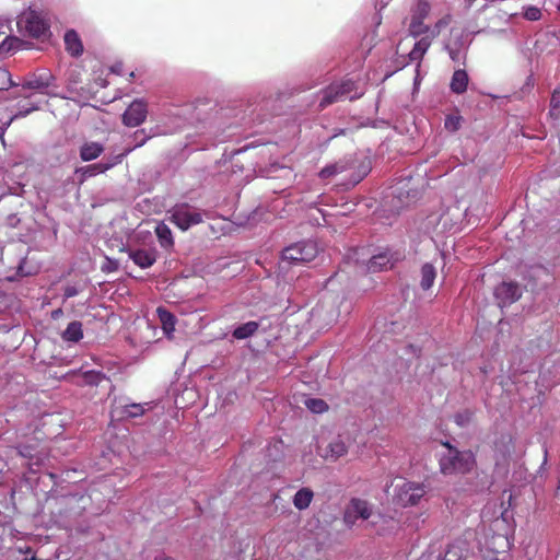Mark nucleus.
I'll return each instance as SVG.
<instances>
[{
	"instance_id": "48",
	"label": "nucleus",
	"mask_w": 560,
	"mask_h": 560,
	"mask_svg": "<svg viewBox=\"0 0 560 560\" xmlns=\"http://www.w3.org/2000/svg\"><path fill=\"white\" fill-rule=\"evenodd\" d=\"M19 553L18 556L21 558L24 555L25 550L22 547H19L16 550H13V553Z\"/></svg>"
},
{
	"instance_id": "1",
	"label": "nucleus",
	"mask_w": 560,
	"mask_h": 560,
	"mask_svg": "<svg viewBox=\"0 0 560 560\" xmlns=\"http://www.w3.org/2000/svg\"><path fill=\"white\" fill-rule=\"evenodd\" d=\"M447 453L440 459L441 471L445 475L466 474L475 467V457L471 452H459L448 444Z\"/></svg>"
},
{
	"instance_id": "27",
	"label": "nucleus",
	"mask_w": 560,
	"mask_h": 560,
	"mask_svg": "<svg viewBox=\"0 0 560 560\" xmlns=\"http://www.w3.org/2000/svg\"><path fill=\"white\" fill-rule=\"evenodd\" d=\"M549 116L553 119L560 117V85L551 94Z\"/></svg>"
},
{
	"instance_id": "24",
	"label": "nucleus",
	"mask_w": 560,
	"mask_h": 560,
	"mask_svg": "<svg viewBox=\"0 0 560 560\" xmlns=\"http://www.w3.org/2000/svg\"><path fill=\"white\" fill-rule=\"evenodd\" d=\"M103 151V147L97 142L85 143L81 148V158L84 161L96 159Z\"/></svg>"
},
{
	"instance_id": "4",
	"label": "nucleus",
	"mask_w": 560,
	"mask_h": 560,
	"mask_svg": "<svg viewBox=\"0 0 560 560\" xmlns=\"http://www.w3.org/2000/svg\"><path fill=\"white\" fill-rule=\"evenodd\" d=\"M170 220L182 231L202 222V213L186 203L177 205L170 211Z\"/></svg>"
},
{
	"instance_id": "23",
	"label": "nucleus",
	"mask_w": 560,
	"mask_h": 560,
	"mask_svg": "<svg viewBox=\"0 0 560 560\" xmlns=\"http://www.w3.org/2000/svg\"><path fill=\"white\" fill-rule=\"evenodd\" d=\"M258 329V323L256 322H247L233 331V336L236 339H245L253 336Z\"/></svg>"
},
{
	"instance_id": "40",
	"label": "nucleus",
	"mask_w": 560,
	"mask_h": 560,
	"mask_svg": "<svg viewBox=\"0 0 560 560\" xmlns=\"http://www.w3.org/2000/svg\"><path fill=\"white\" fill-rule=\"evenodd\" d=\"M24 553H27L28 556H26L24 558H20L19 556H15L14 557L15 560H35V552L32 551L31 547H26Z\"/></svg>"
},
{
	"instance_id": "6",
	"label": "nucleus",
	"mask_w": 560,
	"mask_h": 560,
	"mask_svg": "<svg viewBox=\"0 0 560 560\" xmlns=\"http://www.w3.org/2000/svg\"><path fill=\"white\" fill-rule=\"evenodd\" d=\"M372 514L371 503L362 499H352L346 508L343 522L348 527H352L358 520H369Z\"/></svg>"
},
{
	"instance_id": "42",
	"label": "nucleus",
	"mask_w": 560,
	"mask_h": 560,
	"mask_svg": "<svg viewBox=\"0 0 560 560\" xmlns=\"http://www.w3.org/2000/svg\"><path fill=\"white\" fill-rule=\"evenodd\" d=\"M20 454L23 456V457H30L32 458V448L28 447V446H24L23 448L20 450Z\"/></svg>"
},
{
	"instance_id": "54",
	"label": "nucleus",
	"mask_w": 560,
	"mask_h": 560,
	"mask_svg": "<svg viewBox=\"0 0 560 560\" xmlns=\"http://www.w3.org/2000/svg\"><path fill=\"white\" fill-rule=\"evenodd\" d=\"M4 135V128L2 126H0V138H2Z\"/></svg>"
},
{
	"instance_id": "25",
	"label": "nucleus",
	"mask_w": 560,
	"mask_h": 560,
	"mask_svg": "<svg viewBox=\"0 0 560 560\" xmlns=\"http://www.w3.org/2000/svg\"><path fill=\"white\" fill-rule=\"evenodd\" d=\"M37 43H46L49 40L51 33L49 31V25L46 23L43 16L37 13Z\"/></svg>"
},
{
	"instance_id": "30",
	"label": "nucleus",
	"mask_w": 560,
	"mask_h": 560,
	"mask_svg": "<svg viewBox=\"0 0 560 560\" xmlns=\"http://www.w3.org/2000/svg\"><path fill=\"white\" fill-rule=\"evenodd\" d=\"M148 404H145L147 406ZM145 411L144 405L131 404L125 407L124 415L129 418H136L142 416Z\"/></svg>"
},
{
	"instance_id": "56",
	"label": "nucleus",
	"mask_w": 560,
	"mask_h": 560,
	"mask_svg": "<svg viewBox=\"0 0 560 560\" xmlns=\"http://www.w3.org/2000/svg\"><path fill=\"white\" fill-rule=\"evenodd\" d=\"M125 154H119L118 156L115 158V160H119L124 156Z\"/></svg>"
},
{
	"instance_id": "46",
	"label": "nucleus",
	"mask_w": 560,
	"mask_h": 560,
	"mask_svg": "<svg viewBox=\"0 0 560 560\" xmlns=\"http://www.w3.org/2000/svg\"><path fill=\"white\" fill-rule=\"evenodd\" d=\"M75 293H77V291L73 288H68L66 290V296H68V298L75 295Z\"/></svg>"
},
{
	"instance_id": "49",
	"label": "nucleus",
	"mask_w": 560,
	"mask_h": 560,
	"mask_svg": "<svg viewBox=\"0 0 560 560\" xmlns=\"http://www.w3.org/2000/svg\"><path fill=\"white\" fill-rule=\"evenodd\" d=\"M61 313H62V311L60 308H58V310L54 311L51 313V315H52L54 318H57V317H59L61 315Z\"/></svg>"
},
{
	"instance_id": "37",
	"label": "nucleus",
	"mask_w": 560,
	"mask_h": 560,
	"mask_svg": "<svg viewBox=\"0 0 560 560\" xmlns=\"http://www.w3.org/2000/svg\"><path fill=\"white\" fill-rule=\"evenodd\" d=\"M541 15V12L538 8L536 7H529L526 9L525 13H524V16L529 20V21H537L539 20Z\"/></svg>"
},
{
	"instance_id": "15",
	"label": "nucleus",
	"mask_w": 560,
	"mask_h": 560,
	"mask_svg": "<svg viewBox=\"0 0 560 560\" xmlns=\"http://www.w3.org/2000/svg\"><path fill=\"white\" fill-rule=\"evenodd\" d=\"M156 313L161 322L163 331L165 332L167 338H172V334L175 330V316L163 307H159L156 310Z\"/></svg>"
},
{
	"instance_id": "12",
	"label": "nucleus",
	"mask_w": 560,
	"mask_h": 560,
	"mask_svg": "<svg viewBox=\"0 0 560 560\" xmlns=\"http://www.w3.org/2000/svg\"><path fill=\"white\" fill-rule=\"evenodd\" d=\"M132 261L141 268H149L156 261L154 249H138L129 253Z\"/></svg>"
},
{
	"instance_id": "38",
	"label": "nucleus",
	"mask_w": 560,
	"mask_h": 560,
	"mask_svg": "<svg viewBox=\"0 0 560 560\" xmlns=\"http://www.w3.org/2000/svg\"><path fill=\"white\" fill-rule=\"evenodd\" d=\"M470 419H471V413L469 411L457 413L455 416V422L460 427L466 425L470 421Z\"/></svg>"
},
{
	"instance_id": "11",
	"label": "nucleus",
	"mask_w": 560,
	"mask_h": 560,
	"mask_svg": "<svg viewBox=\"0 0 560 560\" xmlns=\"http://www.w3.org/2000/svg\"><path fill=\"white\" fill-rule=\"evenodd\" d=\"M16 27L21 36L31 38L35 36V11L32 8L18 16Z\"/></svg>"
},
{
	"instance_id": "50",
	"label": "nucleus",
	"mask_w": 560,
	"mask_h": 560,
	"mask_svg": "<svg viewBox=\"0 0 560 560\" xmlns=\"http://www.w3.org/2000/svg\"><path fill=\"white\" fill-rule=\"evenodd\" d=\"M279 168H281V167L278 166L277 164H272L271 168H270V172H277Z\"/></svg>"
},
{
	"instance_id": "22",
	"label": "nucleus",
	"mask_w": 560,
	"mask_h": 560,
	"mask_svg": "<svg viewBox=\"0 0 560 560\" xmlns=\"http://www.w3.org/2000/svg\"><path fill=\"white\" fill-rule=\"evenodd\" d=\"M156 236L160 241V244L163 247H171L173 246V236L171 229L165 223H159L155 228Z\"/></svg>"
},
{
	"instance_id": "20",
	"label": "nucleus",
	"mask_w": 560,
	"mask_h": 560,
	"mask_svg": "<svg viewBox=\"0 0 560 560\" xmlns=\"http://www.w3.org/2000/svg\"><path fill=\"white\" fill-rule=\"evenodd\" d=\"M436 278V270L431 264H424L421 268L420 285L423 290H429Z\"/></svg>"
},
{
	"instance_id": "31",
	"label": "nucleus",
	"mask_w": 560,
	"mask_h": 560,
	"mask_svg": "<svg viewBox=\"0 0 560 560\" xmlns=\"http://www.w3.org/2000/svg\"><path fill=\"white\" fill-rule=\"evenodd\" d=\"M472 560H504L499 558V552L493 549H480L478 555H474Z\"/></svg>"
},
{
	"instance_id": "43",
	"label": "nucleus",
	"mask_w": 560,
	"mask_h": 560,
	"mask_svg": "<svg viewBox=\"0 0 560 560\" xmlns=\"http://www.w3.org/2000/svg\"><path fill=\"white\" fill-rule=\"evenodd\" d=\"M75 174L77 175H82V176H85V175H95L94 173L91 172L90 167H86V168H77L75 170Z\"/></svg>"
},
{
	"instance_id": "51",
	"label": "nucleus",
	"mask_w": 560,
	"mask_h": 560,
	"mask_svg": "<svg viewBox=\"0 0 560 560\" xmlns=\"http://www.w3.org/2000/svg\"><path fill=\"white\" fill-rule=\"evenodd\" d=\"M233 166L235 167V170H233L232 173L243 172V168H238L237 164H233Z\"/></svg>"
},
{
	"instance_id": "28",
	"label": "nucleus",
	"mask_w": 560,
	"mask_h": 560,
	"mask_svg": "<svg viewBox=\"0 0 560 560\" xmlns=\"http://www.w3.org/2000/svg\"><path fill=\"white\" fill-rule=\"evenodd\" d=\"M52 79L51 74L47 71L44 73H39L37 75V94L44 93V94H50V80Z\"/></svg>"
},
{
	"instance_id": "57",
	"label": "nucleus",
	"mask_w": 560,
	"mask_h": 560,
	"mask_svg": "<svg viewBox=\"0 0 560 560\" xmlns=\"http://www.w3.org/2000/svg\"><path fill=\"white\" fill-rule=\"evenodd\" d=\"M129 77L133 78L135 77V72H130Z\"/></svg>"
},
{
	"instance_id": "32",
	"label": "nucleus",
	"mask_w": 560,
	"mask_h": 560,
	"mask_svg": "<svg viewBox=\"0 0 560 560\" xmlns=\"http://www.w3.org/2000/svg\"><path fill=\"white\" fill-rule=\"evenodd\" d=\"M462 117L450 115L445 118L444 127L451 132H455L460 128Z\"/></svg>"
},
{
	"instance_id": "55",
	"label": "nucleus",
	"mask_w": 560,
	"mask_h": 560,
	"mask_svg": "<svg viewBox=\"0 0 560 560\" xmlns=\"http://www.w3.org/2000/svg\"><path fill=\"white\" fill-rule=\"evenodd\" d=\"M357 97H359V95H358V94H355V95H351V96H350V100H354V98H357Z\"/></svg>"
},
{
	"instance_id": "3",
	"label": "nucleus",
	"mask_w": 560,
	"mask_h": 560,
	"mask_svg": "<svg viewBox=\"0 0 560 560\" xmlns=\"http://www.w3.org/2000/svg\"><path fill=\"white\" fill-rule=\"evenodd\" d=\"M394 503L404 508L417 505L427 493L424 485L406 479H398L394 485Z\"/></svg>"
},
{
	"instance_id": "8",
	"label": "nucleus",
	"mask_w": 560,
	"mask_h": 560,
	"mask_svg": "<svg viewBox=\"0 0 560 560\" xmlns=\"http://www.w3.org/2000/svg\"><path fill=\"white\" fill-rule=\"evenodd\" d=\"M147 115V103L135 100L122 114V124L127 127H138L145 120Z\"/></svg>"
},
{
	"instance_id": "53",
	"label": "nucleus",
	"mask_w": 560,
	"mask_h": 560,
	"mask_svg": "<svg viewBox=\"0 0 560 560\" xmlns=\"http://www.w3.org/2000/svg\"><path fill=\"white\" fill-rule=\"evenodd\" d=\"M233 166L235 167V170H233L232 173L243 172V168H238L237 164H233Z\"/></svg>"
},
{
	"instance_id": "36",
	"label": "nucleus",
	"mask_w": 560,
	"mask_h": 560,
	"mask_svg": "<svg viewBox=\"0 0 560 560\" xmlns=\"http://www.w3.org/2000/svg\"><path fill=\"white\" fill-rule=\"evenodd\" d=\"M133 136L136 140L135 148L143 145L151 138V135H147L144 129L137 130Z\"/></svg>"
},
{
	"instance_id": "14",
	"label": "nucleus",
	"mask_w": 560,
	"mask_h": 560,
	"mask_svg": "<svg viewBox=\"0 0 560 560\" xmlns=\"http://www.w3.org/2000/svg\"><path fill=\"white\" fill-rule=\"evenodd\" d=\"M30 49L32 48V43L25 42L18 36H8L0 44V52L2 54H12L19 49Z\"/></svg>"
},
{
	"instance_id": "44",
	"label": "nucleus",
	"mask_w": 560,
	"mask_h": 560,
	"mask_svg": "<svg viewBox=\"0 0 560 560\" xmlns=\"http://www.w3.org/2000/svg\"><path fill=\"white\" fill-rule=\"evenodd\" d=\"M154 560H173L171 557L164 555V553H158L155 557H154Z\"/></svg>"
},
{
	"instance_id": "29",
	"label": "nucleus",
	"mask_w": 560,
	"mask_h": 560,
	"mask_svg": "<svg viewBox=\"0 0 560 560\" xmlns=\"http://www.w3.org/2000/svg\"><path fill=\"white\" fill-rule=\"evenodd\" d=\"M429 31V27L422 23L420 19L413 18L409 25V33L413 37L424 34Z\"/></svg>"
},
{
	"instance_id": "10",
	"label": "nucleus",
	"mask_w": 560,
	"mask_h": 560,
	"mask_svg": "<svg viewBox=\"0 0 560 560\" xmlns=\"http://www.w3.org/2000/svg\"><path fill=\"white\" fill-rule=\"evenodd\" d=\"M348 439L339 435L334 438L324 450H320V455L326 459L337 460L348 453Z\"/></svg>"
},
{
	"instance_id": "41",
	"label": "nucleus",
	"mask_w": 560,
	"mask_h": 560,
	"mask_svg": "<svg viewBox=\"0 0 560 560\" xmlns=\"http://www.w3.org/2000/svg\"><path fill=\"white\" fill-rule=\"evenodd\" d=\"M113 164L110 163H98L97 165H95V170H97V174H101V173H104L106 172Z\"/></svg>"
},
{
	"instance_id": "13",
	"label": "nucleus",
	"mask_w": 560,
	"mask_h": 560,
	"mask_svg": "<svg viewBox=\"0 0 560 560\" xmlns=\"http://www.w3.org/2000/svg\"><path fill=\"white\" fill-rule=\"evenodd\" d=\"M66 50L73 57H79L83 52V45L74 30H69L65 34Z\"/></svg>"
},
{
	"instance_id": "34",
	"label": "nucleus",
	"mask_w": 560,
	"mask_h": 560,
	"mask_svg": "<svg viewBox=\"0 0 560 560\" xmlns=\"http://www.w3.org/2000/svg\"><path fill=\"white\" fill-rule=\"evenodd\" d=\"M337 85H338V88L340 90V94L342 96L349 95L355 88V83L351 80L343 81L342 83L337 84Z\"/></svg>"
},
{
	"instance_id": "35",
	"label": "nucleus",
	"mask_w": 560,
	"mask_h": 560,
	"mask_svg": "<svg viewBox=\"0 0 560 560\" xmlns=\"http://www.w3.org/2000/svg\"><path fill=\"white\" fill-rule=\"evenodd\" d=\"M11 85V77L9 71L0 68V90H5Z\"/></svg>"
},
{
	"instance_id": "18",
	"label": "nucleus",
	"mask_w": 560,
	"mask_h": 560,
	"mask_svg": "<svg viewBox=\"0 0 560 560\" xmlns=\"http://www.w3.org/2000/svg\"><path fill=\"white\" fill-rule=\"evenodd\" d=\"M61 336L67 342L80 341L83 338L82 323L78 320L71 322Z\"/></svg>"
},
{
	"instance_id": "5",
	"label": "nucleus",
	"mask_w": 560,
	"mask_h": 560,
	"mask_svg": "<svg viewBox=\"0 0 560 560\" xmlns=\"http://www.w3.org/2000/svg\"><path fill=\"white\" fill-rule=\"evenodd\" d=\"M318 254V247L315 242H302L287 247L282 252V260L288 262H308Z\"/></svg>"
},
{
	"instance_id": "17",
	"label": "nucleus",
	"mask_w": 560,
	"mask_h": 560,
	"mask_svg": "<svg viewBox=\"0 0 560 560\" xmlns=\"http://www.w3.org/2000/svg\"><path fill=\"white\" fill-rule=\"evenodd\" d=\"M431 42V36H424L421 39H419L408 55L409 60L420 62V60L423 58L424 54L429 49Z\"/></svg>"
},
{
	"instance_id": "19",
	"label": "nucleus",
	"mask_w": 560,
	"mask_h": 560,
	"mask_svg": "<svg viewBox=\"0 0 560 560\" xmlns=\"http://www.w3.org/2000/svg\"><path fill=\"white\" fill-rule=\"evenodd\" d=\"M314 492L310 488L300 489L293 497V505L302 511L310 506L313 501Z\"/></svg>"
},
{
	"instance_id": "26",
	"label": "nucleus",
	"mask_w": 560,
	"mask_h": 560,
	"mask_svg": "<svg viewBox=\"0 0 560 560\" xmlns=\"http://www.w3.org/2000/svg\"><path fill=\"white\" fill-rule=\"evenodd\" d=\"M304 405L314 413H323L328 409V405L320 398H306Z\"/></svg>"
},
{
	"instance_id": "9",
	"label": "nucleus",
	"mask_w": 560,
	"mask_h": 560,
	"mask_svg": "<svg viewBox=\"0 0 560 560\" xmlns=\"http://www.w3.org/2000/svg\"><path fill=\"white\" fill-rule=\"evenodd\" d=\"M494 295L499 305L504 306L517 301L522 295V291L515 282H502L495 288Z\"/></svg>"
},
{
	"instance_id": "52",
	"label": "nucleus",
	"mask_w": 560,
	"mask_h": 560,
	"mask_svg": "<svg viewBox=\"0 0 560 560\" xmlns=\"http://www.w3.org/2000/svg\"><path fill=\"white\" fill-rule=\"evenodd\" d=\"M233 166L235 167V170H233L232 173L243 172V168H238L237 164H233Z\"/></svg>"
},
{
	"instance_id": "47",
	"label": "nucleus",
	"mask_w": 560,
	"mask_h": 560,
	"mask_svg": "<svg viewBox=\"0 0 560 560\" xmlns=\"http://www.w3.org/2000/svg\"><path fill=\"white\" fill-rule=\"evenodd\" d=\"M121 68H122V65L121 63H118V65H115L112 70L116 73H120L121 72Z\"/></svg>"
},
{
	"instance_id": "7",
	"label": "nucleus",
	"mask_w": 560,
	"mask_h": 560,
	"mask_svg": "<svg viewBox=\"0 0 560 560\" xmlns=\"http://www.w3.org/2000/svg\"><path fill=\"white\" fill-rule=\"evenodd\" d=\"M405 257L402 252L399 250H386L378 253L371 257L368 262V270L371 272H377L385 269L392 268L396 262L400 261Z\"/></svg>"
},
{
	"instance_id": "33",
	"label": "nucleus",
	"mask_w": 560,
	"mask_h": 560,
	"mask_svg": "<svg viewBox=\"0 0 560 560\" xmlns=\"http://www.w3.org/2000/svg\"><path fill=\"white\" fill-rule=\"evenodd\" d=\"M441 560H462L460 548L456 545L450 546Z\"/></svg>"
},
{
	"instance_id": "16",
	"label": "nucleus",
	"mask_w": 560,
	"mask_h": 560,
	"mask_svg": "<svg viewBox=\"0 0 560 560\" xmlns=\"http://www.w3.org/2000/svg\"><path fill=\"white\" fill-rule=\"evenodd\" d=\"M468 81V74L465 70H456L453 73L450 88L452 92L463 94L467 90Z\"/></svg>"
},
{
	"instance_id": "2",
	"label": "nucleus",
	"mask_w": 560,
	"mask_h": 560,
	"mask_svg": "<svg viewBox=\"0 0 560 560\" xmlns=\"http://www.w3.org/2000/svg\"><path fill=\"white\" fill-rule=\"evenodd\" d=\"M372 171L371 158L364 154L360 156L346 159L335 164L324 167L319 175H336L339 173L350 172L352 175H369Z\"/></svg>"
},
{
	"instance_id": "45",
	"label": "nucleus",
	"mask_w": 560,
	"mask_h": 560,
	"mask_svg": "<svg viewBox=\"0 0 560 560\" xmlns=\"http://www.w3.org/2000/svg\"><path fill=\"white\" fill-rule=\"evenodd\" d=\"M33 109H35V105L32 101L28 102V106L25 108L24 113L25 114H28L31 113Z\"/></svg>"
},
{
	"instance_id": "58",
	"label": "nucleus",
	"mask_w": 560,
	"mask_h": 560,
	"mask_svg": "<svg viewBox=\"0 0 560 560\" xmlns=\"http://www.w3.org/2000/svg\"><path fill=\"white\" fill-rule=\"evenodd\" d=\"M559 10H560V4H559Z\"/></svg>"
},
{
	"instance_id": "21",
	"label": "nucleus",
	"mask_w": 560,
	"mask_h": 560,
	"mask_svg": "<svg viewBox=\"0 0 560 560\" xmlns=\"http://www.w3.org/2000/svg\"><path fill=\"white\" fill-rule=\"evenodd\" d=\"M323 98L319 102V108L323 109L326 106L337 102L342 95L337 84H331L323 91Z\"/></svg>"
},
{
	"instance_id": "39",
	"label": "nucleus",
	"mask_w": 560,
	"mask_h": 560,
	"mask_svg": "<svg viewBox=\"0 0 560 560\" xmlns=\"http://www.w3.org/2000/svg\"><path fill=\"white\" fill-rule=\"evenodd\" d=\"M14 95L15 96H23V97L28 100L33 95V88L31 85H27V86H22L20 89H16L14 91Z\"/></svg>"
}]
</instances>
